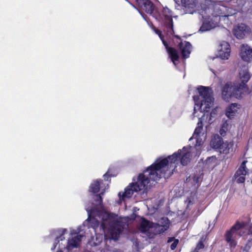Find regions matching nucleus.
I'll list each match as a JSON object with an SVG mask.
<instances>
[{"label": "nucleus", "instance_id": "f257e3e1", "mask_svg": "<svg viewBox=\"0 0 252 252\" xmlns=\"http://www.w3.org/2000/svg\"><path fill=\"white\" fill-rule=\"evenodd\" d=\"M181 152L182 150L179 149L172 155L168 156L166 158H164L161 160L159 158L151 165L150 167L154 168L150 173V175H152V178L154 179L153 177H154L156 179H157L158 172L166 167L167 168L169 167L170 169L168 176L172 175L173 174V171L177 167V165L180 162V155Z\"/></svg>", "mask_w": 252, "mask_h": 252}, {"label": "nucleus", "instance_id": "f03ea898", "mask_svg": "<svg viewBox=\"0 0 252 252\" xmlns=\"http://www.w3.org/2000/svg\"><path fill=\"white\" fill-rule=\"evenodd\" d=\"M197 90L199 95H194L193 97L195 105L198 107L199 109H202V106L204 105L203 109L207 112L208 109L210 108L213 102L214 98L212 96L213 91L211 88L203 86L198 87Z\"/></svg>", "mask_w": 252, "mask_h": 252}, {"label": "nucleus", "instance_id": "7ed1b4c3", "mask_svg": "<svg viewBox=\"0 0 252 252\" xmlns=\"http://www.w3.org/2000/svg\"><path fill=\"white\" fill-rule=\"evenodd\" d=\"M154 168L150 167V166H149L145 170L143 171L142 173H140L139 174L137 180L135 183H132V185L134 186V190L135 192H137L142 190H144L148 184L150 183V180L157 181L159 180L162 176L165 178L166 172H164V173L161 172V174H159L158 172V177L157 179H156V178L154 177V178H152V175H150V172Z\"/></svg>", "mask_w": 252, "mask_h": 252}, {"label": "nucleus", "instance_id": "20e7f679", "mask_svg": "<svg viewBox=\"0 0 252 252\" xmlns=\"http://www.w3.org/2000/svg\"><path fill=\"white\" fill-rule=\"evenodd\" d=\"M156 18L160 22L163 31L167 35L174 34L172 12L168 8L165 7L158 11L156 15Z\"/></svg>", "mask_w": 252, "mask_h": 252}, {"label": "nucleus", "instance_id": "39448f33", "mask_svg": "<svg viewBox=\"0 0 252 252\" xmlns=\"http://www.w3.org/2000/svg\"><path fill=\"white\" fill-rule=\"evenodd\" d=\"M244 91L238 87L237 83L227 82L222 87V98L226 101H229L232 97L240 98L242 97Z\"/></svg>", "mask_w": 252, "mask_h": 252}, {"label": "nucleus", "instance_id": "423d86ee", "mask_svg": "<svg viewBox=\"0 0 252 252\" xmlns=\"http://www.w3.org/2000/svg\"><path fill=\"white\" fill-rule=\"evenodd\" d=\"M245 225L244 222H240L237 220L229 230L225 232L224 236L225 240L230 247L235 248L237 245L236 236L239 235V237L242 236L239 231L244 228Z\"/></svg>", "mask_w": 252, "mask_h": 252}, {"label": "nucleus", "instance_id": "0eeeda50", "mask_svg": "<svg viewBox=\"0 0 252 252\" xmlns=\"http://www.w3.org/2000/svg\"><path fill=\"white\" fill-rule=\"evenodd\" d=\"M154 30L161 40L171 61L175 65H176V62L178 61L179 59L177 50L173 47H169L167 42L164 40V36L162 34V32L160 30L157 29L156 27L154 28Z\"/></svg>", "mask_w": 252, "mask_h": 252}, {"label": "nucleus", "instance_id": "6e6552de", "mask_svg": "<svg viewBox=\"0 0 252 252\" xmlns=\"http://www.w3.org/2000/svg\"><path fill=\"white\" fill-rule=\"evenodd\" d=\"M124 229V225L120 221H114L110 226L109 231L112 239L118 240L120 234Z\"/></svg>", "mask_w": 252, "mask_h": 252}, {"label": "nucleus", "instance_id": "1a4fd4ad", "mask_svg": "<svg viewBox=\"0 0 252 252\" xmlns=\"http://www.w3.org/2000/svg\"><path fill=\"white\" fill-rule=\"evenodd\" d=\"M174 36L181 40L177 47L181 51L183 58L185 59L188 58L191 53V44L189 42L186 41L183 42L181 40V37L178 35H175Z\"/></svg>", "mask_w": 252, "mask_h": 252}, {"label": "nucleus", "instance_id": "9d476101", "mask_svg": "<svg viewBox=\"0 0 252 252\" xmlns=\"http://www.w3.org/2000/svg\"><path fill=\"white\" fill-rule=\"evenodd\" d=\"M250 172H252V161L245 160L235 172V176L237 177L240 175H246Z\"/></svg>", "mask_w": 252, "mask_h": 252}, {"label": "nucleus", "instance_id": "9b49d317", "mask_svg": "<svg viewBox=\"0 0 252 252\" xmlns=\"http://www.w3.org/2000/svg\"><path fill=\"white\" fill-rule=\"evenodd\" d=\"M230 50L229 44L226 41H222L218 48V55L222 59H228L230 56Z\"/></svg>", "mask_w": 252, "mask_h": 252}, {"label": "nucleus", "instance_id": "f8f14e48", "mask_svg": "<svg viewBox=\"0 0 252 252\" xmlns=\"http://www.w3.org/2000/svg\"><path fill=\"white\" fill-rule=\"evenodd\" d=\"M102 213L103 212L101 210L96 207H93L88 211L89 216L87 220L94 224V227H97L99 222L95 218L97 216L99 217Z\"/></svg>", "mask_w": 252, "mask_h": 252}, {"label": "nucleus", "instance_id": "ddd939ff", "mask_svg": "<svg viewBox=\"0 0 252 252\" xmlns=\"http://www.w3.org/2000/svg\"><path fill=\"white\" fill-rule=\"evenodd\" d=\"M170 222L169 219L166 217L161 218L158 223L155 224V227L158 229V234H162L169 228Z\"/></svg>", "mask_w": 252, "mask_h": 252}, {"label": "nucleus", "instance_id": "4468645a", "mask_svg": "<svg viewBox=\"0 0 252 252\" xmlns=\"http://www.w3.org/2000/svg\"><path fill=\"white\" fill-rule=\"evenodd\" d=\"M138 4L141 10L148 14L153 13L155 5L151 0H139Z\"/></svg>", "mask_w": 252, "mask_h": 252}, {"label": "nucleus", "instance_id": "2eb2a0df", "mask_svg": "<svg viewBox=\"0 0 252 252\" xmlns=\"http://www.w3.org/2000/svg\"><path fill=\"white\" fill-rule=\"evenodd\" d=\"M239 75L241 83H237V85L244 91V89L248 88L247 83L249 81L251 76L247 70H241Z\"/></svg>", "mask_w": 252, "mask_h": 252}, {"label": "nucleus", "instance_id": "dca6fc26", "mask_svg": "<svg viewBox=\"0 0 252 252\" xmlns=\"http://www.w3.org/2000/svg\"><path fill=\"white\" fill-rule=\"evenodd\" d=\"M240 56L243 61H250L252 58V48L248 45L243 44L241 47Z\"/></svg>", "mask_w": 252, "mask_h": 252}, {"label": "nucleus", "instance_id": "f3484780", "mask_svg": "<svg viewBox=\"0 0 252 252\" xmlns=\"http://www.w3.org/2000/svg\"><path fill=\"white\" fill-rule=\"evenodd\" d=\"M247 30L248 27L246 25L239 24L234 28V35L238 39H243L247 32Z\"/></svg>", "mask_w": 252, "mask_h": 252}, {"label": "nucleus", "instance_id": "a211bd4d", "mask_svg": "<svg viewBox=\"0 0 252 252\" xmlns=\"http://www.w3.org/2000/svg\"><path fill=\"white\" fill-rule=\"evenodd\" d=\"M234 146V142L233 141H227L222 142V144L220 147L219 152L221 154L224 155H228L230 152H233Z\"/></svg>", "mask_w": 252, "mask_h": 252}, {"label": "nucleus", "instance_id": "6ab92c4d", "mask_svg": "<svg viewBox=\"0 0 252 252\" xmlns=\"http://www.w3.org/2000/svg\"><path fill=\"white\" fill-rule=\"evenodd\" d=\"M181 150L182 152L180 155V162L182 165L185 166L190 161L191 154L189 152L187 151V148L185 147H184Z\"/></svg>", "mask_w": 252, "mask_h": 252}, {"label": "nucleus", "instance_id": "aec40b11", "mask_svg": "<svg viewBox=\"0 0 252 252\" xmlns=\"http://www.w3.org/2000/svg\"><path fill=\"white\" fill-rule=\"evenodd\" d=\"M222 137L218 134L214 135L210 140V145L215 150H219L223 142Z\"/></svg>", "mask_w": 252, "mask_h": 252}, {"label": "nucleus", "instance_id": "412c9836", "mask_svg": "<svg viewBox=\"0 0 252 252\" xmlns=\"http://www.w3.org/2000/svg\"><path fill=\"white\" fill-rule=\"evenodd\" d=\"M238 108V104L237 103H232L226 109V116L229 119H232L237 113Z\"/></svg>", "mask_w": 252, "mask_h": 252}, {"label": "nucleus", "instance_id": "4be33fe9", "mask_svg": "<svg viewBox=\"0 0 252 252\" xmlns=\"http://www.w3.org/2000/svg\"><path fill=\"white\" fill-rule=\"evenodd\" d=\"M82 236L81 235H77L68 240V246L69 247L77 248L79 246V243L81 241Z\"/></svg>", "mask_w": 252, "mask_h": 252}, {"label": "nucleus", "instance_id": "5701e85b", "mask_svg": "<svg viewBox=\"0 0 252 252\" xmlns=\"http://www.w3.org/2000/svg\"><path fill=\"white\" fill-rule=\"evenodd\" d=\"M103 182L102 180H97L94 181L90 186L89 191L94 193H97L100 190V184Z\"/></svg>", "mask_w": 252, "mask_h": 252}, {"label": "nucleus", "instance_id": "b1692460", "mask_svg": "<svg viewBox=\"0 0 252 252\" xmlns=\"http://www.w3.org/2000/svg\"><path fill=\"white\" fill-rule=\"evenodd\" d=\"M134 192H135L134 190V186L131 183L130 187H128L125 189V192L122 193V197L123 199L125 198H130L131 197Z\"/></svg>", "mask_w": 252, "mask_h": 252}, {"label": "nucleus", "instance_id": "393cba45", "mask_svg": "<svg viewBox=\"0 0 252 252\" xmlns=\"http://www.w3.org/2000/svg\"><path fill=\"white\" fill-rule=\"evenodd\" d=\"M246 239H247V242L246 245V248L250 249L252 246V226H250L248 233L246 235Z\"/></svg>", "mask_w": 252, "mask_h": 252}, {"label": "nucleus", "instance_id": "a878e982", "mask_svg": "<svg viewBox=\"0 0 252 252\" xmlns=\"http://www.w3.org/2000/svg\"><path fill=\"white\" fill-rule=\"evenodd\" d=\"M182 5L186 8H194L196 6V0H181Z\"/></svg>", "mask_w": 252, "mask_h": 252}, {"label": "nucleus", "instance_id": "bb28decb", "mask_svg": "<svg viewBox=\"0 0 252 252\" xmlns=\"http://www.w3.org/2000/svg\"><path fill=\"white\" fill-rule=\"evenodd\" d=\"M172 242H173V243L170 246V249L171 250H174L176 248L179 241L178 239H176L174 237H168L167 243H169Z\"/></svg>", "mask_w": 252, "mask_h": 252}, {"label": "nucleus", "instance_id": "cd10ccee", "mask_svg": "<svg viewBox=\"0 0 252 252\" xmlns=\"http://www.w3.org/2000/svg\"><path fill=\"white\" fill-rule=\"evenodd\" d=\"M149 221L145 218L142 219V220L140 224V229L142 232L146 231L149 228Z\"/></svg>", "mask_w": 252, "mask_h": 252}, {"label": "nucleus", "instance_id": "c85d7f7f", "mask_svg": "<svg viewBox=\"0 0 252 252\" xmlns=\"http://www.w3.org/2000/svg\"><path fill=\"white\" fill-rule=\"evenodd\" d=\"M204 241L205 239L203 238V237H201L199 242L197 243L196 246V248L193 251H195V252H199V250L203 249L205 247V245L204 244Z\"/></svg>", "mask_w": 252, "mask_h": 252}, {"label": "nucleus", "instance_id": "c756f323", "mask_svg": "<svg viewBox=\"0 0 252 252\" xmlns=\"http://www.w3.org/2000/svg\"><path fill=\"white\" fill-rule=\"evenodd\" d=\"M104 192V191H102L99 194H97L95 195L96 198L95 199L96 205L100 206V207L102 206L103 199L102 196L103 195Z\"/></svg>", "mask_w": 252, "mask_h": 252}, {"label": "nucleus", "instance_id": "7c9ffc66", "mask_svg": "<svg viewBox=\"0 0 252 252\" xmlns=\"http://www.w3.org/2000/svg\"><path fill=\"white\" fill-rule=\"evenodd\" d=\"M203 129V124L202 122H198L197 124V126L195 129L194 131V135L196 136H199L200 134L201 133Z\"/></svg>", "mask_w": 252, "mask_h": 252}, {"label": "nucleus", "instance_id": "2f4dec72", "mask_svg": "<svg viewBox=\"0 0 252 252\" xmlns=\"http://www.w3.org/2000/svg\"><path fill=\"white\" fill-rule=\"evenodd\" d=\"M217 160V158L216 156H211L210 157L207 158L205 160V163L206 164H211L212 163H213L215 162V161Z\"/></svg>", "mask_w": 252, "mask_h": 252}, {"label": "nucleus", "instance_id": "473e14b6", "mask_svg": "<svg viewBox=\"0 0 252 252\" xmlns=\"http://www.w3.org/2000/svg\"><path fill=\"white\" fill-rule=\"evenodd\" d=\"M245 175H240L239 176H236L235 174H234V177L236 180V182L238 183H243L245 181Z\"/></svg>", "mask_w": 252, "mask_h": 252}, {"label": "nucleus", "instance_id": "72a5a7b5", "mask_svg": "<svg viewBox=\"0 0 252 252\" xmlns=\"http://www.w3.org/2000/svg\"><path fill=\"white\" fill-rule=\"evenodd\" d=\"M209 30V29L208 28V24L207 23H203L202 25V26H201V27L200 28L199 31L203 32H206Z\"/></svg>", "mask_w": 252, "mask_h": 252}, {"label": "nucleus", "instance_id": "f704fd0d", "mask_svg": "<svg viewBox=\"0 0 252 252\" xmlns=\"http://www.w3.org/2000/svg\"><path fill=\"white\" fill-rule=\"evenodd\" d=\"M64 239V237L63 236H62L61 237H60V236L59 237H57L55 240V244L54 245V247L53 248H52V250H54L56 248V245H57V243L59 242L60 240L63 241Z\"/></svg>", "mask_w": 252, "mask_h": 252}, {"label": "nucleus", "instance_id": "c9c22d12", "mask_svg": "<svg viewBox=\"0 0 252 252\" xmlns=\"http://www.w3.org/2000/svg\"><path fill=\"white\" fill-rule=\"evenodd\" d=\"M220 134L221 136H224L226 135V130H225V127L224 126H222L220 130Z\"/></svg>", "mask_w": 252, "mask_h": 252}, {"label": "nucleus", "instance_id": "e433bc0d", "mask_svg": "<svg viewBox=\"0 0 252 252\" xmlns=\"http://www.w3.org/2000/svg\"><path fill=\"white\" fill-rule=\"evenodd\" d=\"M111 177V175L108 174L107 173H105L103 175V177L105 180H108L109 178Z\"/></svg>", "mask_w": 252, "mask_h": 252}, {"label": "nucleus", "instance_id": "4c0bfd02", "mask_svg": "<svg viewBox=\"0 0 252 252\" xmlns=\"http://www.w3.org/2000/svg\"><path fill=\"white\" fill-rule=\"evenodd\" d=\"M109 218V215L106 213H104V215L103 216L102 220H107Z\"/></svg>", "mask_w": 252, "mask_h": 252}, {"label": "nucleus", "instance_id": "58836bf2", "mask_svg": "<svg viewBox=\"0 0 252 252\" xmlns=\"http://www.w3.org/2000/svg\"><path fill=\"white\" fill-rule=\"evenodd\" d=\"M201 145H202V141H199V139H197V140H196V143L195 144V146H200Z\"/></svg>", "mask_w": 252, "mask_h": 252}, {"label": "nucleus", "instance_id": "ea45409f", "mask_svg": "<svg viewBox=\"0 0 252 252\" xmlns=\"http://www.w3.org/2000/svg\"><path fill=\"white\" fill-rule=\"evenodd\" d=\"M66 229H63L62 231V233L60 235V237H61L62 236H63V235L66 232Z\"/></svg>", "mask_w": 252, "mask_h": 252}, {"label": "nucleus", "instance_id": "a19ab883", "mask_svg": "<svg viewBox=\"0 0 252 252\" xmlns=\"http://www.w3.org/2000/svg\"><path fill=\"white\" fill-rule=\"evenodd\" d=\"M218 16H225V15H223L222 12H220L218 13Z\"/></svg>", "mask_w": 252, "mask_h": 252}, {"label": "nucleus", "instance_id": "79ce46f5", "mask_svg": "<svg viewBox=\"0 0 252 252\" xmlns=\"http://www.w3.org/2000/svg\"><path fill=\"white\" fill-rule=\"evenodd\" d=\"M101 227H102L103 229H104V228H105V224H104V223H103V222H102V223H101Z\"/></svg>", "mask_w": 252, "mask_h": 252}, {"label": "nucleus", "instance_id": "37998d69", "mask_svg": "<svg viewBox=\"0 0 252 252\" xmlns=\"http://www.w3.org/2000/svg\"><path fill=\"white\" fill-rule=\"evenodd\" d=\"M220 6H215V9H217V10H220Z\"/></svg>", "mask_w": 252, "mask_h": 252}, {"label": "nucleus", "instance_id": "c03bdc74", "mask_svg": "<svg viewBox=\"0 0 252 252\" xmlns=\"http://www.w3.org/2000/svg\"><path fill=\"white\" fill-rule=\"evenodd\" d=\"M119 195H121V192H119Z\"/></svg>", "mask_w": 252, "mask_h": 252}]
</instances>
